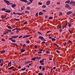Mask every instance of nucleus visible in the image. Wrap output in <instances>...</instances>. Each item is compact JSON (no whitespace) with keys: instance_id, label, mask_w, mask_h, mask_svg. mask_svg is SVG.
<instances>
[{"instance_id":"nucleus-1","label":"nucleus","mask_w":75,"mask_h":75,"mask_svg":"<svg viewBox=\"0 0 75 75\" xmlns=\"http://www.w3.org/2000/svg\"><path fill=\"white\" fill-rule=\"evenodd\" d=\"M4 1L5 3H6V4H7V5H8V6H10L12 4L11 7L12 8H14L16 6V4H13L12 3H10V1H8L7 0H4Z\"/></svg>"},{"instance_id":"nucleus-2","label":"nucleus","mask_w":75,"mask_h":75,"mask_svg":"<svg viewBox=\"0 0 75 75\" xmlns=\"http://www.w3.org/2000/svg\"><path fill=\"white\" fill-rule=\"evenodd\" d=\"M65 7L66 8H69V9H71V7H70L68 4H66L65 5Z\"/></svg>"},{"instance_id":"nucleus-3","label":"nucleus","mask_w":75,"mask_h":75,"mask_svg":"<svg viewBox=\"0 0 75 75\" xmlns=\"http://www.w3.org/2000/svg\"><path fill=\"white\" fill-rule=\"evenodd\" d=\"M13 38H10L8 39V40H11V41L13 42H16V41L15 40H13Z\"/></svg>"},{"instance_id":"nucleus-4","label":"nucleus","mask_w":75,"mask_h":75,"mask_svg":"<svg viewBox=\"0 0 75 75\" xmlns=\"http://www.w3.org/2000/svg\"><path fill=\"white\" fill-rule=\"evenodd\" d=\"M70 4H73V6H74V5H75V2L72 1H71Z\"/></svg>"},{"instance_id":"nucleus-5","label":"nucleus","mask_w":75,"mask_h":75,"mask_svg":"<svg viewBox=\"0 0 75 75\" xmlns=\"http://www.w3.org/2000/svg\"><path fill=\"white\" fill-rule=\"evenodd\" d=\"M18 37V36H12L11 37V38H14V39H16V38H17V37Z\"/></svg>"},{"instance_id":"nucleus-6","label":"nucleus","mask_w":75,"mask_h":75,"mask_svg":"<svg viewBox=\"0 0 75 75\" xmlns=\"http://www.w3.org/2000/svg\"><path fill=\"white\" fill-rule=\"evenodd\" d=\"M20 51H21V52H24L25 51V49H20Z\"/></svg>"},{"instance_id":"nucleus-7","label":"nucleus","mask_w":75,"mask_h":75,"mask_svg":"<svg viewBox=\"0 0 75 75\" xmlns=\"http://www.w3.org/2000/svg\"><path fill=\"white\" fill-rule=\"evenodd\" d=\"M11 62H10V63H8V67H10L11 66Z\"/></svg>"},{"instance_id":"nucleus-8","label":"nucleus","mask_w":75,"mask_h":75,"mask_svg":"<svg viewBox=\"0 0 75 75\" xmlns=\"http://www.w3.org/2000/svg\"><path fill=\"white\" fill-rule=\"evenodd\" d=\"M39 39H40L41 40H42L44 39V38L41 36H40L38 38Z\"/></svg>"},{"instance_id":"nucleus-9","label":"nucleus","mask_w":75,"mask_h":75,"mask_svg":"<svg viewBox=\"0 0 75 75\" xmlns=\"http://www.w3.org/2000/svg\"><path fill=\"white\" fill-rule=\"evenodd\" d=\"M71 13H72V12L69 11L67 13V15H69V14H71Z\"/></svg>"},{"instance_id":"nucleus-10","label":"nucleus","mask_w":75,"mask_h":75,"mask_svg":"<svg viewBox=\"0 0 75 75\" xmlns=\"http://www.w3.org/2000/svg\"><path fill=\"white\" fill-rule=\"evenodd\" d=\"M14 68V67L12 66V67H11L8 68V69L9 70H10V69H13Z\"/></svg>"},{"instance_id":"nucleus-11","label":"nucleus","mask_w":75,"mask_h":75,"mask_svg":"<svg viewBox=\"0 0 75 75\" xmlns=\"http://www.w3.org/2000/svg\"><path fill=\"white\" fill-rule=\"evenodd\" d=\"M6 15H2V16L1 17V18H5V17H6Z\"/></svg>"},{"instance_id":"nucleus-12","label":"nucleus","mask_w":75,"mask_h":75,"mask_svg":"<svg viewBox=\"0 0 75 75\" xmlns=\"http://www.w3.org/2000/svg\"><path fill=\"white\" fill-rule=\"evenodd\" d=\"M44 60L43 59H42V60L40 61V64H41L43 62H44Z\"/></svg>"},{"instance_id":"nucleus-13","label":"nucleus","mask_w":75,"mask_h":75,"mask_svg":"<svg viewBox=\"0 0 75 75\" xmlns=\"http://www.w3.org/2000/svg\"><path fill=\"white\" fill-rule=\"evenodd\" d=\"M5 12L6 13H10V12H11V11H10V10H8L6 9Z\"/></svg>"},{"instance_id":"nucleus-14","label":"nucleus","mask_w":75,"mask_h":75,"mask_svg":"<svg viewBox=\"0 0 75 75\" xmlns=\"http://www.w3.org/2000/svg\"><path fill=\"white\" fill-rule=\"evenodd\" d=\"M47 5H48L50 4V1H47L46 2Z\"/></svg>"},{"instance_id":"nucleus-15","label":"nucleus","mask_w":75,"mask_h":75,"mask_svg":"<svg viewBox=\"0 0 75 75\" xmlns=\"http://www.w3.org/2000/svg\"><path fill=\"white\" fill-rule=\"evenodd\" d=\"M43 13L42 12H40L39 13V15H43Z\"/></svg>"},{"instance_id":"nucleus-16","label":"nucleus","mask_w":75,"mask_h":75,"mask_svg":"<svg viewBox=\"0 0 75 75\" xmlns=\"http://www.w3.org/2000/svg\"><path fill=\"white\" fill-rule=\"evenodd\" d=\"M70 2V1H67L65 2V4L68 3V4H69Z\"/></svg>"},{"instance_id":"nucleus-17","label":"nucleus","mask_w":75,"mask_h":75,"mask_svg":"<svg viewBox=\"0 0 75 75\" xmlns=\"http://www.w3.org/2000/svg\"><path fill=\"white\" fill-rule=\"evenodd\" d=\"M11 44L13 45H15V46H16V47H18V45L17 44H15V43H11Z\"/></svg>"},{"instance_id":"nucleus-18","label":"nucleus","mask_w":75,"mask_h":75,"mask_svg":"<svg viewBox=\"0 0 75 75\" xmlns=\"http://www.w3.org/2000/svg\"><path fill=\"white\" fill-rule=\"evenodd\" d=\"M23 13H16V14H18V15H22V14H23Z\"/></svg>"},{"instance_id":"nucleus-19","label":"nucleus","mask_w":75,"mask_h":75,"mask_svg":"<svg viewBox=\"0 0 75 75\" xmlns=\"http://www.w3.org/2000/svg\"><path fill=\"white\" fill-rule=\"evenodd\" d=\"M7 27L9 29H11V30H12V28L10 26H7Z\"/></svg>"},{"instance_id":"nucleus-20","label":"nucleus","mask_w":75,"mask_h":75,"mask_svg":"<svg viewBox=\"0 0 75 75\" xmlns=\"http://www.w3.org/2000/svg\"><path fill=\"white\" fill-rule=\"evenodd\" d=\"M37 59H40V58H41V57H36Z\"/></svg>"},{"instance_id":"nucleus-21","label":"nucleus","mask_w":75,"mask_h":75,"mask_svg":"<svg viewBox=\"0 0 75 75\" xmlns=\"http://www.w3.org/2000/svg\"><path fill=\"white\" fill-rule=\"evenodd\" d=\"M36 57H35L34 58H33L32 59V61H35V59H36Z\"/></svg>"},{"instance_id":"nucleus-22","label":"nucleus","mask_w":75,"mask_h":75,"mask_svg":"<svg viewBox=\"0 0 75 75\" xmlns=\"http://www.w3.org/2000/svg\"><path fill=\"white\" fill-rule=\"evenodd\" d=\"M21 1H23V2H26L27 1V0H20Z\"/></svg>"},{"instance_id":"nucleus-23","label":"nucleus","mask_w":75,"mask_h":75,"mask_svg":"<svg viewBox=\"0 0 75 75\" xmlns=\"http://www.w3.org/2000/svg\"><path fill=\"white\" fill-rule=\"evenodd\" d=\"M26 9L27 10H30V7L29 6L27 7H26Z\"/></svg>"},{"instance_id":"nucleus-24","label":"nucleus","mask_w":75,"mask_h":75,"mask_svg":"<svg viewBox=\"0 0 75 75\" xmlns=\"http://www.w3.org/2000/svg\"><path fill=\"white\" fill-rule=\"evenodd\" d=\"M14 20H16V21H20V19H16V18H14Z\"/></svg>"},{"instance_id":"nucleus-25","label":"nucleus","mask_w":75,"mask_h":75,"mask_svg":"<svg viewBox=\"0 0 75 75\" xmlns=\"http://www.w3.org/2000/svg\"><path fill=\"white\" fill-rule=\"evenodd\" d=\"M69 33H70V34H72V31L69 29Z\"/></svg>"},{"instance_id":"nucleus-26","label":"nucleus","mask_w":75,"mask_h":75,"mask_svg":"<svg viewBox=\"0 0 75 75\" xmlns=\"http://www.w3.org/2000/svg\"><path fill=\"white\" fill-rule=\"evenodd\" d=\"M52 41H55L56 40L54 38H52Z\"/></svg>"},{"instance_id":"nucleus-27","label":"nucleus","mask_w":75,"mask_h":75,"mask_svg":"<svg viewBox=\"0 0 75 75\" xmlns=\"http://www.w3.org/2000/svg\"><path fill=\"white\" fill-rule=\"evenodd\" d=\"M26 69V68H22L21 69V70L22 71H24L25 69Z\"/></svg>"},{"instance_id":"nucleus-28","label":"nucleus","mask_w":75,"mask_h":75,"mask_svg":"<svg viewBox=\"0 0 75 75\" xmlns=\"http://www.w3.org/2000/svg\"><path fill=\"white\" fill-rule=\"evenodd\" d=\"M2 11H6V8H3L1 9Z\"/></svg>"},{"instance_id":"nucleus-29","label":"nucleus","mask_w":75,"mask_h":75,"mask_svg":"<svg viewBox=\"0 0 75 75\" xmlns=\"http://www.w3.org/2000/svg\"><path fill=\"white\" fill-rule=\"evenodd\" d=\"M54 45H56V46H57V47H58V48H59V46H58V45H57L56 43H54Z\"/></svg>"},{"instance_id":"nucleus-30","label":"nucleus","mask_w":75,"mask_h":75,"mask_svg":"<svg viewBox=\"0 0 75 75\" xmlns=\"http://www.w3.org/2000/svg\"><path fill=\"white\" fill-rule=\"evenodd\" d=\"M42 8H45L46 7V6L43 5L42 6Z\"/></svg>"},{"instance_id":"nucleus-31","label":"nucleus","mask_w":75,"mask_h":75,"mask_svg":"<svg viewBox=\"0 0 75 75\" xmlns=\"http://www.w3.org/2000/svg\"><path fill=\"white\" fill-rule=\"evenodd\" d=\"M5 52H6V51H4V50L3 51H2L1 52V54L4 53Z\"/></svg>"},{"instance_id":"nucleus-32","label":"nucleus","mask_w":75,"mask_h":75,"mask_svg":"<svg viewBox=\"0 0 75 75\" xmlns=\"http://www.w3.org/2000/svg\"><path fill=\"white\" fill-rule=\"evenodd\" d=\"M1 41H4V42H5L6 41V40H4V39L2 38L1 40Z\"/></svg>"},{"instance_id":"nucleus-33","label":"nucleus","mask_w":75,"mask_h":75,"mask_svg":"<svg viewBox=\"0 0 75 75\" xmlns=\"http://www.w3.org/2000/svg\"><path fill=\"white\" fill-rule=\"evenodd\" d=\"M56 52L57 53H58V54H60V52L58 50H56Z\"/></svg>"},{"instance_id":"nucleus-34","label":"nucleus","mask_w":75,"mask_h":75,"mask_svg":"<svg viewBox=\"0 0 75 75\" xmlns=\"http://www.w3.org/2000/svg\"><path fill=\"white\" fill-rule=\"evenodd\" d=\"M15 30H21V29L18 28H15Z\"/></svg>"},{"instance_id":"nucleus-35","label":"nucleus","mask_w":75,"mask_h":75,"mask_svg":"<svg viewBox=\"0 0 75 75\" xmlns=\"http://www.w3.org/2000/svg\"><path fill=\"white\" fill-rule=\"evenodd\" d=\"M38 13H37L35 15V17H38Z\"/></svg>"},{"instance_id":"nucleus-36","label":"nucleus","mask_w":75,"mask_h":75,"mask_svg":"<svg viewBox=\"0 0 75 75\" xmlns=\"http://www.w3.org/2000/svg\"><path fill=\"white\" fill-rule=\"evenodd\" d=\"M68 25L69 27H71V24H69V23H68Z\"/></svg>"},{"instance_id":"nucleus-37","label":"nucleus","mask_w":75,"mask_h":75,"mask_svg":"<svg viewBox=\"0 0 75 75\" xmlns=\"http://www.w3.org/2000/svg\"><path fill=\"white\" fill-rule=\"evenodd\" d=\"M26 43L29 44L30 43V41L28 40H26Z\"/></svg>"},{"instance_id":"nucleus-38","label":"nucleus","mask_w":75,"mask_h":75,"mask_svg":"<svg viewBox=\"0 0 75 75\" xmlns=\"http://www.w3.org/2000/svg\"><path fill=\"white\" fill-rule=\"evenodd\" d=\"M67 24H68V23H66V25L64 26V28H66L67 27Z\"/></svg>"},{"instance_id":"nucleus-39","label":"nucleus","mask_w":75,"mask_h":75,"mask_svg":"<svg viewBox=\"0 0 75 75\" xmlns=\"http://www.w3.org/2000/svg\"><path fill=\"white\" fill-rule=\"evenodd\" d=\"M52 18H53V17H50L49 18V19H52Z\"/></svg>"},{"instance_id":"nucleus-40","label":"nucleus","mask_w":75,"mask_h":75,"mask_svg":"<svg viewBox=\"0 0 75 75\" xmlns=\"http://www.w3.org/2000/svg\"><path fill=\"white\" fill-rule=\"evenodd\" d=\"M24 24H27L28 23H27V22L25 21V23H23Z\"/></svg>"},{"instance_id":"nucleus-41","label":"nucleus","mask_w":75,"mask_h":75,"mask_svg":"<svg viewBox=\"0 0 75 75\" xmlns=\"http://www.w3.org/2000/svg\"><path fill=\"white\" fill-rule=\"evenodd\" d=\"M26 36L27 38L28 37H30V35H26Z\"/></svg>"},{"instance_id":"nucleus-42","label":"nucleus","mask_w":75,"mask_h":75,"mask_svg":"<svg viewBox=\"0 0 75 75\" xmlns=\"http://www.w3.org/2000/svg\"><path fill=\"white\" fill-rule=\"evenodd\" d=\"M38 34H40V35H42L41 33V32H38Z\"/></svg>"},{"instance_id":"nucleus-43","label":"nucleus","mask_w":75,"mask_h":75,"mask_svg":"<svg viewBox=\"0 0 75 75\" xmlns=\"http://www.w3.org/2000/svg\"><path fill=\"white\" fill-rule=\"evenodd\" d=\"M38 75H43V74L42 73H39L38 74Z\"/></svg>"},{"instance_id":"nucleus-44","label":"nucleus","mask_w":75,"mask_h":75,"mask_svg":"<svg viewBox=\"0 0 75 75\" xmlns=\"http://www.w3.org/2000/svg\"><path fill=\"white\" fill-rule=\"evenodd\" d=\"M38 4L39 5H42V3L39 2Z\"/></svg>"},{"instance_id":"nucleus-45","label":"nucleus","mask_w":75,"mask_h":75,"mask_svg":"<svg viewBox=\"0 0 75 75\" xmlns=\"http://www.w3.org/2000/svg\"><path fill=\"white\" fill-rule=\"evenodd\" d=\"M27 38V36H26V35L24 36L23 37V38Z\"/></svg>"},{"instance_id":"nucleus-46","label":"nucleus","mask_w":75,"mask_h":75,"mask_svg":"<svg viewBox=\"0 0 75 75\" xmlns=\"http://www.w3.org/2000/svg\"><path fill=\"white\" fill-rule=\"evenodd\" d=\"M60 13L59 14V16H61V15H62V12H59Z\"/></svg>"},{"instance_id":"nucleus-47","label":"nucleus","mask_w":75,"mask_h":75,"mask_svg":"<svg viewBox=\"0 0 75 75\" xmlns=\"http://www.w3.org/2000/svg\"><path fill=\"white\" fill-rule=\"evenodd\" d=\"M57 4L59 5L60 4V2H57Z\"/></svg>"},{"instance_id":"nucleus-48","label":"nucleus","mask_w":75,"mask_h":75,"mask_svg":"<svg viewBox=\"0 0 75 75\" xmlns=\"http://www.w3.org/2000/svg\"><path fill=\"white\" fill-rule=\"evenodd\" d=\"M42 40L43 41H46V40H45V39L44 38H43V40Z\"/></svg>"},{"instance_id":"nucleus-49","label":"nucleus","mask_w":75,"mask_h":75,"mask_svg":"<svg viewBox=\"0 0 75 75\" xmlns=\"http://www.w3.org/2000/svg\"><path fill=\"white\" fill-rule=\"evenodd\" d=\"M51 31H49L47 32V33H51Z\"/></svg>"},{"instance_id":"nucleus-50","label":"nucleus","mask_w":75,"mask_h":75,"mask_svg":"<svg viewBox=\"0 0 75 75\" xmlns=\"http://www.w3.org/2000/svg\"><path fill=\"white\" fill-rule=\"evenodd\" d=\"M40 64H41V65H44V63L43 62Z\"/></svg>"},{"instance_id":"nucleus-51","label":"nucleus","mask_w":75,"mask_h":75,"mask_svg":"<svg viewBox=\"0 0 75 75\" xmlns=\"http://www.w3.org/2000/svg\"><path fill=\"white\" fill-rule=\"evenodd\" d=\"M29 12L28 11H25V13H28Z\"/></svg>"},{"instance_id":"nucleus-52","label":"nucleus","mask_w":75,"mask_h":75,"mask_svg":"<svg viewBox=\"0 0 75 75\" xmlns=\"http://www.w3.org/2000/svg\"><path fill=\"white\" fill-rule=\"evenodd\" d=\"M41 68H42V66H40L39 67V69H41Z\"/></svg>"},{"instance_id":"nucleus-53","label":"nucleus","mask_w":75,"mask_h":75,"mask_svg":"<svg viewBox=\"0 0 75 75\" xmlns=\"http://www.w3.org/2000/svg\"><path fill=\"white\" fill-rule=\"evenodd\" d=\"M68 42H69V43H71L72 42V41H71L70 40H69L68 41Z\"/></svg>"},{"instance_id":"nucleus-54","label":"nucleus","mask_w":75,"mask_h":75,"mask_svg":"<svg viewBox=\"0 0 75 75\" xmlns=\"http://www.w3.org/2000/svg\"><path fill=\"white\" fill-rule=\"evenodd\" d=\"M34 47H35V48L36 49L37 48V46L36 45H35Z\"/></svg>"},{"instance_id":"nucleus-55","label":"nucleus","mask_w":75,"mask_h":75,"mask_svg":"<svg viewBox=\"0 0 75 75\" xmlns=\"http://www.w3.org/2000/svg\"><path fill=\"white\" fill-rule=\"evenodd\" d=\"M45 71V68L44 67H43L42 70V71Z\"/></svg>"},{"instance_id":"nucleus-56","label":"nucleus","mask_w":75,"mask_h":75,"mask_svg":"<svg viewBox=\"0 0 75 75\" xmlns=\"http://www.w3.org/2000/svg\"><path fill=\"white\" fill-rule=\"evenodd\" d=\"M49 52H50V51H46V53L47 54H48L49 53Z\"/></svg>"},{"instance_id":"nucleus-57","label":"nucleus","mask_w":75,"mask_h":75,"mask_svg":"<svg viewBox=\"0 0 75 75\" xmlns=\"http://www.w3.org/2000/svg\"><path fill=\"white\" fill-rule=\"evenodd\" d=\"M13 14H14V15H17V13H15V12H14L13 13Z\"/></svg>"},{"instance_id":"nucleus-58","label":"nucleus","mask_w":75,"mask_h":75,"mask_svg":"<svg viewBox=\"0 0 75 75\" xmlns=\"http://www.w3.org/2000/svg\"><path fill=\"white\" fill-rule=\"evenodd\" d=\"M42 44H46V43L45 42H42Z\"/></svg>"},{"instance_id":"nucleus-59","label":"nucleus","mask_w":75,"mask_h":75,"mask_svg":"<svg viewBox=\"0 0 75 75\" xmlns=\"http://www.w3.org/2000/svg\"><path fill=\"white\" fill-rule=\"evenodd\" d=\"M23 37V36H21L18 37L19 38H22Z\"/></svg>"},{"instance_id":"nucleus-60","label":"nucleus","mask_w":75,"mask_h":75,"mask_svg":"<svg viewBox=\"0 0 75 75\" xmlns=\"http://www.w3.org/2000/svg\"><path fill=\"white\" fill-rule=\"evenodd\" d=\"M21 66H19L18 67V69H20V68H21Z\"/></svg>"},{"instance_id":"nucleus-61","label":"nucleus","mask_w":75,"mask_h":75,"mask_svg":"<svg viewBox=\"0 0 75 75\" xmlns=\"http://www.w3.org/2000/svg\"><path fill=\"white\" fill-rule=\"evenodd\" d=\"M26 46H27V45H23V47H26Z\"/></svg>"},{"instance_id":"nucleus-62","label":"nucleus","mask_w":75,"mask_h":75,"mask_svg":"<svg viewBox=\"0 0 75 75\" xmlns=\"http://www.w3.org/2000/svg\"><path fill=\"white\" fill-rule=\"evenodd\" d=\"M32 2H28V3H27L28 4H30Z\"/></svg>"},{"instance_id":"nucleus-63","label":"nucleus","mask_w":75,"mask_h":75,"mask_svg":"<svg viewBox=\"0 0 75 75\" xmlns=\"http://www.w3.org/2000/svg\"><path fill=\"white\" fill-rule=\"evenodd\" d=\"M8 18H9V17H7V18H5V19H6V20H7V19H8Z\"/></svg>"},{"instance_id":"nucleus-64","label":"nucleus","mask_w":75,"mask_h":75,"mask_svg":"<svg viewBox=\"0 0 75 75\" xmlns=\"http://www.w3.org/2000/svg\"><path fill=\"white\" fill-rule=\"evenodd\" d=\"M67 45V43H65L64 44V46H65Z\"/></svg>"}]
</instances>
